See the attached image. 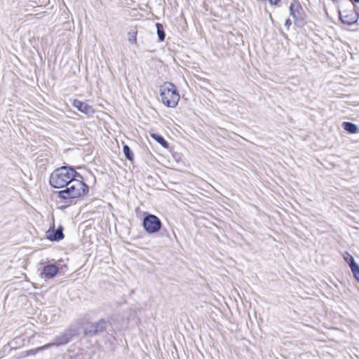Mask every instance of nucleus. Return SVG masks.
<instances>
[{"instance_id": "423d86ee", "label": "nucleus", "mask_w": 359, "mask_h": 359, "mask_svg": "<svg viewBox=\"0 0 359 359\" xmlns=\"http://www.w3.org/2000/svg\"><path fill=\"white\" fill-rule=\"evenodd\" d=\"M72 105L79 111L88 116L93 115L95 113V110L92 106L79 100H74Z\"/></svg>"}, {"instance_id": "a211bd4d", "label": "nucleus", "mask_w": 359, "mask_h": 359, "mask_svg": "<svg viewBox=\"0 0 359 359\" xmlns=\"http://www.w3.org/2000/svg\"><path fill=\"white\" fill-rule=\"evenodd\" d=\"M351 269L354 278L359 282V266L356 264Z\"/></svg>"}, {"instance_id": "7ed1b4c3", "label": "nucleus", "mask_w": 359, "mask_h": 359, "mask_svg": "<svg viewBox=\"0 0 359 359\" xmlns=\"http://www.w3.org/2000/svg\"><path fill=\"white\" fill-rule=\"evenodd\" d=\"M160 98L161 102L168 107L175 108L180 99L179 90L171 82H164L160 86Z\"/></svg>"}, {"instance_id": "20e7f679", "label": "nucleus", "mask_w": 359, "mask_h": 359, "mask_svg": "<svg viewBox=\"0 0 359 359\" xmlns=\"http://www.w3.org/2000/svg\"><path fill=\"white\" fill-rule=\"evenodd\" d=\"M142 225L147 233H154L161 229L162 224L157 216L149 214L144 218Z\"/></svg>"}, {"instance_id": "4468645a", "label": "nucleus", "mask_w": 359, "mask_h": 359, "mask_svg": "<svg viewBox=\"0 0 359 359\" xmlns=\"http://www.w3.org/2000/svg\"><path fill=\"white\" fill-rule=\"evenodd\" d=\"M123 151L126 158L128 161L133 162L134 161V154L131 151L130 147L128 145L125 144L123 147Z\"/></svg>"}, {"instance_id": "6e6552de", "label": "nucleus", "mask_w": 359, "mask_h": 359, "mask_svg": "<svg viewBox=\"0 0 359 359\" xmlns=\"http://www.w3.org/2000/svg\"><path fill=\"white\" fill-rule=\"evenodd\" d=\"M59 271V268L55 264H48L43 268L42 275L46 278L55 277Z\"/></svg>"}, {"instance_id": "6ab92c4d", "label": "nucleus", "mask_w": 359, "mask_h": 359, "mask_svg": "<svg viewBox=\"0 0 359 359\" xmlns=\"http://www.w3.org/2000/svg\"><path fill=\"white\" fill-rule=\"evenodd\" d=\"M271 6H277L280 3V0H268Z\"/></svg>"}, {"instance_id": "f8f14e48", "label": "nucleus", "mask_w": 359, "mask_h": 359, "mask_svg": "<svg viewBox=\"0 0 359 359\" xmlns=\"http://www.w3.org/2000/svg\"><path fill=\"white\" fill-rule=\"evenodd\" d=\"M53 345V344H47L42 346H39L36 348H32V349L28 350L25 352V355L29 356V355H36L39 351L47 349V348L51 347Z\"/></svg>"}, {"instance_id": "9b49d317", "label": "nucleus", "mask_w": 359, "mask_h": 359, "mask_svg": "<svg viewBox=\"0 0 359 359\" xmlns=\"http://www.w3.org/2000/svg\"><path fill=\"white\" fill-rule=\"evenodd\" d=\"M150 136L155 140L158 143H159L163 148L168 149L169 144L168 142L159 134L157 133H151Z\"/></svg>"}, {"instance_id": "f3484780", "label": "nucleus", "mask_w": 359, "mask_h": 359, "mask_svg": "<svg viewBox=\"0 0 359 359\" xmlns=\"http://www.w3.org/2000/svg\"><path fill=\"white\" fill-rule=\"evenodd\" d=\"M156 27H157V33H158V39L161 41H163L165 39V36L163 26L160 23H157Z\"/></svg>"}, {"instance_id": "ddd939ff", "label": "nucleus", "mask_w": 359, "mask_h": 359, "mask_svg": "<svg viewBox=\"0 0 359 359\" xmlns=\"http://www.w3.org/2000/svg\"><path fill=\"white\" fill-rule=\"evenodd\" d=\"M343 125L344 128L349 133L354 134L358 133V127L354 123L350 122H344Z\"/></svg>"}, {"instance_id": "dca6fc26", "label": "nucleus", "mask_w": 359, "mask_h": 359, "mask_svg": "<svg viewBox=\"0 0 359 359\" xmlns=\"http://www.w3.org/2000/svg\"><path fill=\"white\" fill-rule=\"evenodd\" d=\"M137 29H135L133 30L130 31L128 33V41L131 43H134V44L136 43H137Z\"/></svg>"}, {"instance_id": "1a4fd4ad", "label": "nucleus", "mask_w": 359, "mask_h": 359, "mask_svg": "<svg viewBox=\"0 0 359 359\" xmlns=\"http://www.w3.org/2000/svg\"><path fill=\"white\" fill-rule=\"evenodd\" d=\"M46 237L50 241H60L64 238L62 229L55 230L54 229H49L46 233Z\"/></svg>"}, {"instance_id": "0eeeda50", "label": "nucleus", "mask_w": 359, "mask_h": 359, "mask_svg": "<svg viewBox=\"0 0 359 359\" xmlns=\"http://www.w3.org/2000/svg\"><path fill=\"white\" fill-rule=\"evenodd\" d=\"M290 15L296 20H302L304 19V13L300 4L297 1L292 3L290 6Z\"/></svg>"}, {"instance_id": "f03ea898", "label": "nucleus", "mask_w": 359, "mask_h": 359, "mask_svg": "<svg viewBox=\"0 0 359 359\" xmlns=\"http://www.w3.org/2000/svg\"><path fill=\"white\" fill-rule=\"evenodd\" d=\"M80 175L73 168L67 166H62L55 169L50 175V185L55 189L66 188L74 177Z\"/></svg>"}, {"instance_id": "9d476101", "label": "nucleus", "mask_w": 359, "mask_h": 359, "mask_svg": "<svg viewBox=\"0 0 359 359\" xmlns=\"http://www.w3.org/2000/svg\"><path fill=\"white\" fill-rule=\"evenodd\" d=\"M73 335L67 334H62L60 337H57L55 339V345L56 346H61L65 345L69 343Z\"/></svg>"}, {"instance_id": "39448f33", "label": "nucleus", "mask_w": 359, "mask_h": 359, "mask_svg": "<svg viewBox=\"0 0 359 359\" xmlns=\"http://www.w3.org/2000/svg\"><path fill=\"white\" fill-rule=\"evenodd\" d=\"M339 13L340 20L345 25H351L358 20L357 13L353 8L344 9Z\"/></svg>"}, {"instance_id": "f257e3e1", "label": "nucleus", "mask_w": 359, "mask_h": 359, "mask_svg": "<svg viewBox=\"0 0 359 359\" xmlns=\"http://www.w3.org/2000/svg\"><path fill=\"white\" fill-rule=\"evenodd\" d=\"M88 191L89 187L82 180L74 177L65 189L57 192V197L62 202H69L85 196Z\"/></svg>"}, {"instance_id": "2eb2a0df", "label": "nucleus", "mask_w": 359, "mask_h": 359, "mask_svg": "<svg viewBox=\"0 0 359 359\" xmlns=\"http://www.w3.org/2000/svg\"><path fill=\"white\" fill-rule=\"evenodd\" d=\"M344 259L346 263L348 264L350 268L356 264V263L354 261V259L352 255H351L348 252H346L344 254Z\"/></svg>"}]
</instances>
